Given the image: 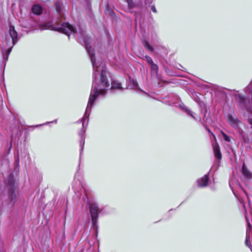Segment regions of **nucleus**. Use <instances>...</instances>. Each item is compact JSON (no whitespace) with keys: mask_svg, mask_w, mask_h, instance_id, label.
<instances>
[{"mask_svg":"<svg viewBox=\"0 0 252 252\" xmlns=\"http://www.w3.org/2000/svg\"><path fill=\"white\" fill-rule=\"evenodd\" d=\"M55 30L63 32L67 35L68 36H69L70 34L72 32H75V30L74 28L71 25L67 23H65L62 24L61 27L56 28L55 29Z\"/></svg>","mask_w":252,"mask_h":252,"instance_id":"20e7f679","label":"nucleus"},{"mask_svg":"<svg viewBox=\"0 0 252 252\" xmlns=\"http://www.w3.org/2000/svg\"><path fill=\"white\" fill-rule=\"evenodd\" d=\"M242 172L243 176L246 178L249 179L252 177V174L249 171V170L245 167V164L244 163L242 166Z\"/></svg>","mask_w":252,"mask_h":252,"instance_id":"6e6552de","label":"nucleus"},{"mask_svg":"<svg viewBox=\"0 0 252 252\" xmlns=\"http://www.w3.org/2000/svg\"><path fill=\"white\" fill-rule=\"evenodd\" d=\"M81 136V140L80 142V146L81 147V152H82V150H83V146H84V143H85V141H84V140H83V135L82 134H81L80 135Z\"/></svg>","mask_w":252,"mask_h":252,"instance_id":"dca6fc26","label":"nucleus"},{"mask_svg":"<svg viewBox=\"0 0 252 252\" xmlns=\"http://www.w3.org/2000/svg\"><path fill=\"white\" fill-rule=\"evenodd\" d=\"M121 84L120 83L115 81L112 82V89H121Z\"/></svg>","mask_w":252,"mask_h":252,"instance_id":"f8f14e48","label":"nucleus"},{"mask_svg":"<svg viewBox=\"0 0 252 252\" xmlns=\"http://www.w3.org/2000/svg\"><path fill=\"white\" fill-rule=\"evenodd\" d=\"M208 181V176L207 175H205L203 177L198 180V186L200 187H205L207 185Z\"/></svg>","mask_w":252,"mask_h":252,"instance_id":"0eeeda50","label":"nucleus"},{"mask_svg":"<svg viewBox=\"0 0 252 252\" xmlns=\"http://www.w3.org/2000/svg\"><path fill=\"white\" fill-rule=\"evenodd\" d=\"M212 145L215 157L218 159H221V154L220 151L219 144L217 143L214 144L213 143Z\"/></svg>","mask_w":252,"mask_h":252,"instance_id":"423d86ee","label":"nucleus"},{"mask_svg":"<svg viewBox=\"0 0 252 252\" xmlns=\"http://www.w3.org/2000/svg\"><path fill=\"white\" fill-rule=\"evenodd\" d=\"M33 12L37 15H39L42 13V7L38 5H35L32 7V8Z\"/></svg>","mask_w":252,"mask_h":252,"instance_id":"1a4fd4ad","label":"nucleus"},{"mask_svg":"<svg viewBox=\"0 0 252 252\" xmlns=\"http://www.w3.org/2000/svg\"><path fill=\"white\" fill-rule=\"evenodd\" d=\"M126 2L127 3L128 6L129 8H132L134 6V3L133 2L132 0H126Z\"/></svg>","mask_w":252,"mask_h":252,"instance_id":"2eb2a0df","label":"nucleus"},{"mask_svg":"<svg viewBox=\"0 0 252 252\" xmlns=\"http://www.w3.org/2000/svg\"><path fill=\"white\" fill-rule=\"evenodd\" d=\"M244 192H245V194L247 195L248 199L249 200V197L248 196V194H247V193L245 191H244Z\"/></svg>","mask_w":252,"mask_h":252,"instance_id":"4be33fe9","label":"nucleus"},{"mask_svg":"<svg viewBox=\"0 0 252 252\" xmlns=\"http://www.w3.org/2000/svg\"><path fill=\"white\" fill-rule=\"evenodd\" d=\"M248 227H249V229L250 230L251 227V225L248 221Z\"/></svg>","mask_w":252,"mask_h":252,"instance_id":"aec40b11","label":"nucleus"},{"mask_svg":"<svg viewBox=\"0 0 252 252\" xmlns=\"http://www.w3.org/2000/svg\"><path fill=\"white\" fill-rule=\"evenodd\" d=\"M220 133L223 136V139L225 141L228 142H230L231 141V137L228 135H227L223 131H220Z\"/></svg>","mask_w":252,"mask_h":252,"instance_id":"ddd939ff","label":"nucleus"},{"mask_svg":"<svg viewBox=\"0 0 252 252\" xmlns=\"http://www.w3.org/2000/svg\"><path fill=\"white\" fill-rule=\"evenodd\" d=\"M143 43L145 47H146L149 51L152 52L153 51V47L150 45L149 43L146 40L143 41Z\"/></svg>","mask_w":252,"mask_h":252,"instance_id":"9d476101","label":"nucleus"},{"mask_svg":"<svg viewBox=\"0 0 252 252\" xmlns=\"http://www.w3.org/2000/svg\"><path fill=\"white\" fill-rule=\"evenodd\" d=\"M188 114H189L192 117H193L194 119H195V117L192 115V114L191 113L190 111L187 110V111Z\"/></svg>","mask_w":252,"mask_h":252,"instance_id":"6ab92c4d","label":"nucleus"},{"mask_svg":"<svg viewBox=\"0 0 252 252\" xmlns=\"http://www.w3.org/2000/svg\"><path fill=\"white\" fill-rule=\"evenodd\" d=\"M250 234H249V230L247 229V235H246V245L248 247H250V242H249V241H250Z\"/></svg>","mask_w":252,"mask_h":252,"instance_id":"4468645a","label":"nucleus"},{"mask_svg":"<svg viewBox=\"0 0 252 252\" xmlns=\"http://www.w3.org/2000/svg\"><path fill=\"white\" fill-rule=\"evenodd\" d=\"M11 49H10V50H9V52H10L11 51Z\"/></svg>","mask_w":252,"mask_h":252,"instance_id":"5701e85b","label":"nucleus"},{"mask_svg":"<svg viewBox=\"0 0 252 252\" xmlns=\"http://www.w3.org/2000/svg\"><path fill=\"white\" fill-rule=\"evenodd\" d=\"M98 210V207L96 203H92L90 204V212L94 225H95L97 222Z\"/></svg>","mask_w":252,"mask_h":252,"instance_id":"7ed1b4c3","label":"nucleus"},{"mask_svg":"<svg viewBox=\"0 0 252 252\" xmlns=\"http://www.w3.org/2000/svg\"><path fill=\"white\" fill-rule=\"evenodd\" d=\"M241 203L243 204V205L244 207L245 208V204L244 203V201H242Z\"/></svg>","mask_w":252,"mask_h":252,"instance_id":"412c9836","label":"nucleus"},{"mask_svg":"<svg viewBox=\"0 0 252 252\" xmlns=\"http://www.w3.org/2000/svg\"><path fill=\"white\" fill-rule=\"evenodd\" d=\"M227 121L229 125L234 127V128L238 130L239 136L243 139L244 142H247L248 140V138L243 133V130L240 128V125L241 124V122L237 118L235 115L228 114L227 115Z\"/></svg>","mask_w":252,"mask_h":252,"instance_id":"f03ea898","label":"nucleus"},{"mask_svg":"<svg viewBox=\"0 0 252 252\" xmlns=\"http://www.w3.org/2000/svg\"><path fill=\"white\" fill-rule=\"evenodd\" d=\"M85 44L86 50L90 56L94 70L93 85H94V83L96 84L89 97L86 110V113H87L89 110H91L97 96L100 94H105V89L109 86V84L106 77V71L103 66H100L98 62H96L94 58V49L90 45L88 39H85Z\"/></svg>","mask_w":252,"mask_h":252,"instance_id":"f257e3e1","label":"nucleus"},{"mask_svg":"<svg viewBox=\"0 0 252 252\" xmlns=\"http://www.w3.org/2000/svg\"><path fill=\"white\" fill-rule=\"evenodd\" d=\"M146 61L151 65L154 63L152 58L148 56H145Z\"/></svg>","mask_w":252,"mask_h":252,"instance_id":"f3484780","label":"nucleus"},{"mask_svg":"<svg viewBox=\"0 0 252 252\" xmlns=\"http://www.w3.org/2000/svg\"><path fill=\"white\" fill-rule=\"evenodd\" d=\"M151 68L152 72L157 74L158 70V67L157 64L153 63L151 64Z\"/></svg>","mask_w":252,"mask_h":252,"instance_id":"9b49d317","label":"nucleus"},{"mask_svg":"<svg viewBox=\"0 0 252 252\" xmlns=\"http://www.w3.org/2000/svg\"><path fill=\"white\" fill-rule=\"evenodd\" d=\"M151 10L154 13H156L157 12V10H156V7H155V6L154 5H152L151 6Z\"/></svg>","mask_w":252,"mask_h":252,"instance_id":"a211bd4d","label":"nucleus"},{"mask_svg":"<svg viewBox=\"0 0 252 252\" xmlns=\"http://www.w3.org/2000/svg\"><path fill=\"white\" fill-rule=\"evenodd\" d=\"M9 34L12 38L13 45H15L17 41L18 34L17 32L15 30V28L13 26H9Z\"/></svg>","mask_w":252,"mask_h":252,"instance_id":"39448f33","label":"nucleus"}]
</instances>
